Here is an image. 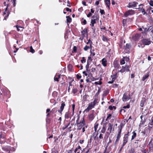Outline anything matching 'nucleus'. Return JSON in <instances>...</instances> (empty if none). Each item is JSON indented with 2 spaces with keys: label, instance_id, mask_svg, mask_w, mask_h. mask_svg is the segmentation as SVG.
Returning <instances> with one entry per match:
<instances>
[{
  "label": "nucleus",
  "instance_id": "nucleus-53",
  "mask_svg": "<svg viewBox=\"0 0 153 153\" xmlns=\"http://www.w3.org/2000/svg\"><path fill=\"white\" fill-rule=\"evenodd\" d=\"M70 123H69L67 125H65L64 127H63L62 128L63 130H64L67 128L68 126L70 125Z\"/></svg>",
  "mask_w": 153,
  "mask_h": 153
},
{
  "label": "nucleus",
  "instance_id": "nucleus-5",
  "mask_svg": "<svg viewBox=\"0 0 153 153\" xmlns=\"http://www.w3.org/2000/svg\"><path fill=\"white\" fill-rule=\"evenodd\" d=\"M135 13V11L132 10H129L126 11L124 13V15L126 17L132 15Z\"/></svg>",
  "mask_w": 153,
  "mask_h": 153
},
{
  "label": "nucleus",
  "instance_id": "nucleus-13",
  "mask_svg": "<svg viewBox=\"0 0 153 153\" xmlns=\"http://www.w3.org/2000/svg\"><path fill=\"white\" fill-rule=\"evenodd\" d=\"M146 99L145 98H143L140 101V105L141 107H143L146 102Z\"/></svg>",
  "mask_w": 153,
  "mask_h": 153
},
{
  "label": "nucleus",
  "instance_id": "nucleus-35",
  "mask_svg": "<svg viewBox=\"0 0 153 153\" xmlns=\"http://www.w3.org/2000/svg\"><path fill=\"white\" fill-rule=\"evenodd\" d=\"M92 59L91 58V57L90 56L88 57V59L87 61V63H90L92 61Z\"/></svg>",
  "mask_w": 153,
  "mask_h": 153
},
{
  "label": "nucleus",
  "instance_id": "nucleus-32",
  "mask_svg": "<svg viewBox=\"0 0 153 153\" xmlns=\"http://www.w3.org/2000/svg\"><path fill=\"white\" fill-rule=\"evenodd\" d=\"M134 149L132 148L128 150V153H134Z\"/></svg>",
  "mask_w": 153,
  "mask_h": 153
},
{
  "label": "nucleus",
  "instance_id": "nucleus-6",
  "mask_svg": "<svg viewBox=\"0 0 153 153\" xmlns=\"http://www.w3.org/2000/svg\"><path fill=\"white\" fill-rule=\"evenodd\" d=\"M144 5L143 4H141L139 5V7L136 8L138 9L139 11H141L143 15L146 14V12L145 9L143 7Z\"/></svg>",
  "mask_w": 153,
  "mask_h": 153
},
{
  "label": "nucleus",
  "instance_id": "nucleus-60",
  "mask_svg": "<svg viewBox=\"0 0 153 153\" xmlns=\"http://www.w3.org/2000/svg\"><path fill=\"white\" fill-rule=\"evenodd\" d=\"M126 71H130V70L129 67V66L128 65H126Z\"/></svg>",
  "mask_w": 153,
  "mask_h": 153
},
{
  "label": "nucleus",
  "instance_id": "nucleus-10",
  "mask_svg": "<svg viewBox=\"0 0 153 153\" xmlns=\"http://www.w3.org/2000/svg\"><path fill=\"white\" fill-rule=\"evenodd\" d=\"M128 137L124 135V136L123 137V145H126V143L128 142Z\"/></svg>",
  "mask_w": 153,
  "mask_h": 153
},
{
  "label": "nucleus",
  "instance_id": "nucleus-48",
  "mask_svg": "<svg viewBox=\"0 0 153 153\" xmlns=\"http://www.w3.org/2000/svg\"><path fill=\"white\" fill-rule=\"evenodd\" d=\"M96 19H92L91 20V23L92 24H94L96 23Z\"/></svg>",
  "mask_w": 153,
  "mask_h": 153
},
{
  "label": "nucleus",
  "instance_id": "nucleus-1",
  "mask_svg": "<svg viewBox=\"0 0 153 153\" xmlns=\"http://www.w3.org/2000/svg\"><path fill=\"white\" fill-rule=\"evenodd\" d=\"M108 127L107 128V131L106 132L105 136L108 138L109 137L110 134L111 133L112 130L113 125L109 123L108 124Z\"/></svg>",
  "mask_w": 153,
  "mask_h": 153
},
{
  "label": "nucleus",
  "instance_id": "nucleus-21",
  "mask_svg": "<svg viewBox=\"0 0 153 153\" xmlns=\"http://www.w3.org/2000/svg\"><path fill=\"white\" fill-rule=\"evenodd\" d=\"M148 12V13L150 14H151L152 13H153V10L152 8H151L150 7H149L148 9L147 10H146V13ZM147 14V13L146 14Z\"/></svg>",
  "mask_w": 153,
  "mask_h": 153
},
{
  "label": "nucleus",
  "instance_id": "nucleus-52",
  "mask_svg": "<svg viewBox=\"0 0 153 153\" xmlns=\"http://www.w3.org/2000/svg\"><path fill=\"white\" fill-rule=\"evenodd\" d=\"M100 12L102 15L105 14V12L103 10L100 9Z\"/></svg>",
  "mask_w": 153,
  "mask_h": 153
},
{
  "label": "nucleus",
  "instance_id": "nucleus-50",
  "mask_svg": "<svg viewBox=\"0 0 153 153\" xmlns=\"http://www.w3.org/2000/svg\"><path fill=\"white\" fill-rule=\"evenodd\" d=\"M30 51L32 53H33L35 52V50L33 49V48L32 46H31L30 47Z\"/></svg>",
  "mask_w": 153,
  "mask_h": 153
},
{
  "label": "nucleus",
  "instance_id": "nucleus-39",
  "mask_svg": "<svg viewBox=\"0 0 153 153\" xmlns=\"http://www.w3.org/2000/svg\"><path fill=\"white\" fill-rule=\"evenodd\" d=\"M92 102L95 105L97 104L98 103L97 99H95L93 102Z\"/></svg>",
  "mask_w": 153,
  "mask_h": 153
},
{
  "label": "nucleus",
  "instance_id": "nucleus-8",
  "mask_svg": "<svg viewBox=\"0 0 153 153\" xmlns=\"http://www.w3.org/2000/svg\"><path fill=\"white\" fill-rule=\"evenodd\" d=\"M138 2L136 1H133L128 3V6L129 8L135 7H136L137 5L138 4Z\"/></svg>",
  "mask_w": 153,
  "mask_h": 153
},
{
  "label": "nucleus",
  "instance_id": "nucleus-45",
  "mask_svg": "<svg viewBox=\"0 0 153 153\" xmlns=\"http://www.w3.org/2000/svg\"><path fill=\"white\" fill-rule=\"evenodd\" d=\"M78 91V90L77 89L73 88L72 90V92L74 94H75Z\"/></svg>",
  "mask_w": 153,
  "mask_h": 153
},
{
  "label": "nucleus",
  "instance_id": "nucleus-3",
  "mask_svg": "<svg viewBox=\"0 0 153 153\" xmlns=\"http://www.w3.org/2000/svg\"><path fill=\"white\" fill-rule=\"evenodd\" d=\"M131 99L130 94H128V92H125L123 94L122 98V100L123 102H126Z\"/></svg>",
  "mask_w": 153,
  "mask_h": 153
},
{
  "label": "nucleus",
  "instance_id": "nucleus-62",
  "mask_svg": "<svg viewBox=\"0 0 153 153\" xmlns=\"http://www.w3.org/2000/svg\"><path fill=\"white\" fill-rule=\"evenodd\" d=\"M76 77L78 79H79L82 76L79 74H77L76 75Z\"/></svg>",
  "mask_w": 153,
  "mask_h": 153
},
{
  "label": "nucleus",
  "instance_id": "nucleus-23",
  "mask_svg": "<svg viewBox=\"0 0 153 153\" xmlns=\"http://www.w3.org/2000/svg\"><path fill=\"white\" fill-rule=\"evenodd\" d=\"M123 124L122 123H121L120 126H118V128H119V131L118 132V134H121V133L122 131V128L123 127Z\"/></svg>",
  "mask_w": 153,
  "mask_h": 153
},
{
  "label": "nucleus",
  "instance_id": "nucleus-15",
  "mask_svg": "<svg viewBox=\"0 0 153 153\" xmlns=\"http://www.w3.org/2000/svg\"><path fill=\"white\" fill-rule=\"evenodd\" d=\"M104 2L108 8V9H110V0H104Z\"/></svg>",
  "mask_w": 153,
  "mask_h": 153
},
{
  "label": "nucleus",
  "instance_id": "nucleus-57",
  "mask_svg": "<svg viewBox=\"0 0 153 153\" xmlns=\"http://www.w3.org/2000/svg\"><path fill=\"white\" fill-rule=\"evenodd\" d=\"M59 79L58 78V77H56V75L54 77V80L55 81H56L57 82H59Z\"/></svg>",
  "mask_w": 153,
  "mask_h": 153
},
{
  "label": "nucleus",
  "instance_id": "nucleus-22",
  "mask_svg": "<svg viewBox=\"0 0 153 153\" xmlns=\"http://www.w3.org/2000/svg\"><path fill=\"white\" fill-rule=\"evenodd\" d=\"M123 124L122 123H121L120 126H118V128H119V131L118 132V134H121V133L122 131V128L123 127Z\"/></svg>",
  "mask_w": 153,
  "mask_h": 153
},
{
  "label": "nucleus",
  "instance_id": "nucleus-31",
  "mask_svg": "<svg viewBox=\"0 0 153 153\" xmlns=\"http://www.w3.org/2000/svg\"><path fill=\"white\" fill-rule=\"evenodd\" d=\"M99 126V124L97 123H95L94 124V129L95 130V132H96L97 131V129Z\"/></svg>",
  "mask_w": 153,
  "mask_h": 153
},
{
  "label": "nucleus",
  "instance_id": "nucleus-26",
  "mask_svg": "<svg viewBox=\"0 0 153 153\" xmlns=\"http://www.w3.org/2000/svg\"><path fill=\"white\" fill-rule=\"evenodd\" d=\"M132 134H133V135H132V137H131V140H133L134 139V138L136 137V135H137V134L135 132V131H134L132 133Z\"/></svg>",
  "mask_w": 153,
  "mask_h": 153
},
{
  "label": "nucleus",
  "instance_id": "nucleus-42",
  "mask_svg": "<svg viewBox=\"0 0 153 153\" xmlns=\"http://www.w3.org/2000/svg\"><path fill=\"white\" fill-rule=\"evenodd\" d=\"M91 72L93 73L96 71V69L95 68H94V67L91 68Z\"/></svg>",
  "mask_w": 153,
  "mask_h": 153
},
{
  "label": "nucleus",
  "instance_id": "nucleus-47",
  "mask_svg": "<svg viewBox=\"0 0 153 153\" xmlns=\"http://www.w3.org/2000/svg\"><path fill=\"white\" fill-rule=\"evenodd\" d=\"M81 62L82 63H84L86 62V59L85 57H83L82 59L81 60Z\"/></svg>",
  "mask_w": 153,
  "mask_h": 153
},
{
  "label": "nucleus",
  "instance_id": "nucleus-40",
  "mask_svg": "<svg viewBox=\"0 0 153 153\" xmlns=\"http://www.w3.org/2000/svg\"><path fill=\"white\" fill-rule=\"evenodd\" d=\"M102 40L103 41L105 42L108 41V38L104 35H103L102 36Z\"/></svg>",
  "mask_w": 153,
  "mask_h": 153
},
{
  "label": "nucleus",
  "instance_id": "nucleus-14",
  "mask_svg": "<svg viewBox=\"0 0 153 153\" xmlns=\"http://www.w3.org/2000/svg\"><path fill=\"white\" fill-rule=\"evenodd\" d=\"M81 150V147L79 146L75 149L74 152L75 153H80Z\"/></svg>",
  "mask_w": 153,
  "mask_h": 153
},
{
  "label": "nucleus",
  "instance_id": "nucleus-33",
  "mask_svg": "<svg viewBox=\"0 0 153 153\" xmlns=\"http://www.w3.org/2000/svg\"><path fill=\"white\" fill-rule=\"evenodd\" d=\"M131 44H126V46H125V49H130L131 48Z\"/></svg>",
  "mask_w": 153,
  "mask_h": 153
},
{
  "label": "nucleus",
  "instance_id": "nucleus-9",
  "mask_svg": "<svg viewBox=\"0 0 153 153\" xmlns=\"http://www.w3.org/2000/svg\"><path fill=\"white\" fill-rule=\"evenodd\" d=\"M99 131V130L97 131V134H96V132L95 131L94 132V133L91 136L90 140V143L91 142V140L93 139L94 140H95L96 139H98V137H97V135L98 134V131Z\"/></svg>",
  "mask_w": 153,
  "mask_h": 153
},
{
  "label": "nucleus",
  "instance_id": "nucleus-63",
  "mask_svg": "<svg viewBox=\"0 0 153 153\" xmlns=\"http://www.w3.org/2000/svg\"><path fill=\"white\" fill-rule=\"evenodd\" d=\"M149 4L150 6L153 7V0H150Z\"/></svg>",
  "mask_w": 153,
  "mask_h": 153
},
{
  "label": "nucleus",
  "instance_id": "nucleus-58",
  "mask_svg": "<svg viewBox=\"0 0 153 153\" xmlns=\"http://www.w3.org/2000/svg\"><path fill=\"white\" fill-rule=\"evenodd\" d=\"M94 84L95 85H101L102 84V82L101 81H99V82H94Z\"/></svg>",
  "mask_w": 153,
  "mask_h": 153
},
{
  "label": "nucleus",
  "instance_id": "nucleus-59",
  "mask_svg": "<svg viewBox=\"0 0 153 153\" xmlns=\"http://www.w3.org/2000/svg\"><path fill=\"white\" fill-rule=\"evenodd\" d=\"M87 126H85L84 127H82V132H84L85 131V128H87Z\"/></svg>",
  "mask_w": 153,
  "mask_h": 153
},
{
  "label": "nucleus",
  "instance_id": "nucleus-49",
  "mask_svg": "<svg viewBox=\"0 0 153 153\" xmlns=\"http://www.w3.org/2000/svg\"><path fill=\"white\" fill-rule=\"evenodd\" d=\"M120 63L121 65L124 64L125 63V59L123 58V59L120 61Z\"/></svg>",
  "mask_w": 153,
  "mask_h": 153
},
{
  "label": "nucleus",
  "instance_id": "nucleus-43",
  "mask_svg": "<svg viewBox=\"0 0 153 153\" xmlns=\"http://www.w3.org/2000/svg\"><path fill=\"white\" fill-rule=\"evenodd\" d=\"M90 52L91 54L90 56H91V57L94 56L95 55V53L94 52H92V51H91V50H90Z\"/></svg>",
  "mask_w": 153,
  "mask_h": 153
},
{
  "label": "nucleus",
  "instance_id": "nucleus-16",
  "mask_svg": "<svg viewBox=\"0 0 153 153\" xmlns=\"http://www.w3.org/2000/svg\"><path fill=\"white\" fill-rule=\"evenodd\" d=\"M151 141H150L149 144L150 145V147L149 148V151L153 152V144H151Z\"/></svg>",
  "mask_w": 153,
  "mask_h": 153
},
{
  "label": "nucleus",
  "instance_id": "nucleus-17",
  "mask_svg": "<svg viewBox=\"0 0 153 153\" xmlns=\"http://www.w3.org/2000/svg\"><path fill=\"white\" fill-rule=\"evenodd\" d=\"M114 67L116 68H118L120 66L119 63L117 61H114L113 63Z\"/></svg>",
  "mask_w": 153,
  "mask_h": 153
},
{
  "label": "nucleus",
  "instance_id": "nucleus-4",
  "mask_svg": "<svg viewBox=\"0 0 153 153\" xmlns=\"http://www.w3.org/2000/svg\"><path fill=\"white\" fill-rule=\"evenodd\" d=\"M85 121L83 118V120L82 121H80V122L79 123H77V130H81L82 128L83 127L85 126Z\"/></svg>",
  "mask_w": 153,
  "mask_h": 153
},
{
  "label": "nucleus",
  "instance_id": "nucleus-36",
  "mask_svg": "<svg viewBox=\"0 0 153 153\" xmlns=\"http://www.w3.org/2000/svg\"><path fill=\"white\" fill-rule=\"evenodd\" d=\"M116 108V107L115 106H112L111 105H110L108 107V108L111 110H112L113 109H115Z\"/></svg>",
  "mask_w": 153,
  "mask_h": 153
},
{
  "label": "nucleus",
  "instance_id": "nucleus-2",
  "mask_svg": "<svg viewBox=\"0 0 153 153\" xmlns=\"http://www.w3.org/2000/svg\"><path fill=\"white\" fill-rule=\"evenodd\" d=\"M141 42L143 45L145 46V45H148L151 44L152 41L150 40V39L143 38Z\"/></svg>",
  "mask_w": 153,
  "mask_h": 153
},
{
  "label": "nucleus",
  "instance_id": "nucleus-34",
  "mask_svg": "<svg viewBox=\"0 0 153 153\" xmlns=\"http://www.w3.org/2000/svg\"><path fill=\"white\" fill-rule=\"evenodd\" d=\"M90 63H87V64L85 66L86 70L87 72H88L89 71V70H88L89 68V65Z\"/></svg>",
  "mask_w": 153,
  "mask_h": 153
},
{
  "label": "nucleus",
  "instance_id": "nucleus-41",
  "mask_svg": "<svg viewBox=\"0 0 153 153\" xmlns=\"http://www.w3.org/2000/svg\"><path fill=\"white\" fill-rule=\"evenodd\" d=\"M91 144H88L87 145L86 148L85 149H83V150L84 151H85L86 149H89V148H90V149H91Z\"/></svg>",
  "mask_w": 153,
  "mask_h": 153
},
{
  "label": "nucleus",
  "instance_id": "nucleus-20",
  "mask_svg": "<svg viewBox=\"0 0 153 153\" xmlns=\"http://www.w3.org/2000/svg\"><path fill=\"white\" fill-rule=\"evenodd\" d=\"M87 29L85 28L84 30L81 31L82 34L83 36H85L86 34L87 33Z\"/></svg>",
  "mask_w": 153,
  "mask_h": 153
},
{
  "label": "nucleus",
  "instance_id": "nucleus-37",
  "mask_svg": "<svg viewBox=\"0 0 153 153\" xmlns=\"http://www.w3.org/2000/svg\"><path fill=\"white\" fill-rule=\"evenodd\" d=\"M81 23L84 25H86L87 24V21L85 19H84L83 18L82 19V20L81 21Z\"/></svg>",
  "mask_w": 153,
  "mask_h": 153
},
{
  "label": "nucleus",
  "instance_id": "nucleus-54",
  "mask_svg": "<svg viewBox=\"0 0 153 153\" xmlns=\"http://www.w3.org/2000/svg\"><path fill=\"white\" fill-rule=\"evenodd\" d=\"M111 114H108V116H107L106 119V120L107 121L108 119H109L111 118Z\"/></svg>",
  "mask_w": 153,
  "mask_h": 153
},
{
  "label": "nucleus",
  "instance_id": "nucleus-18",
  "mask_svg": "<svg viewBox=\"0 0 153 153\" xmlns=\"http://www.w3.org/2000/svg\"><path fill=\"white\" fill-rule=\"evenodd\" d=\"M65 118L66 119H68L69 118L71 117V113L69 111L66 112L65 114Z\"/></svg>",
  "mask_w": 153,
  "mask_h": 153
},
{
  "label": "nucleus",
  "instance_id": "nucleus-56",
  "mask_svg": "<svg viewBox=\"0 0 153 153\" xmlns=\"http://www.w3.org/2000/svg\"><path fill=\"white\" fill-rule=\"evenodd\" d=\"M89 43L90 44V45H92L93 43L92 41L90 39H89L88 42L86 43V44H88Z\"/></svg>",
  "mask_w": 153,
  "mask_h": 153
},
{
  "label": "nucleus",
  "instance_id": "nucleus-55",
  "mask_svg": "<svg viewBox=\"0 0 153 153\" xmlns=\"http://www.w3.org/2000/svg\"><path fill=\"white\" fill-rule=\"evenodd\" d=\"M130 105L129 104H128L126 106H124L123 107V108L124 109H125V108H130Z\"/></svg>",
  "mask_w": 153,
  "mask_h": 153
},
{
  "label": "nucleus",
  "instance_id": "nucleus-12",
  "mask_svg": "<svg viewBox=\"0 0 153 153\" xmlns=\"http://www.w3.org/2000/svg\"><path fill=\"white\" fill-rule=\"evenodd\" d=\"M10 147V146H6L4 147H3L2 148V150L5 152H9L10 150H11Z\"/></svg>",
  "mask_w": 153,
  "mask_h": 153
},
{
  "label": "nucleus",
  "instance_id": "nucleus-11",
  "mask_svg": "<svg viewBox=\"0 0 153 153\" xmlns=\"http://www.w3.org/2000/svg\"><path fill=\"white\" fill-rule=\"evenodd\" d=\"M65 105L64 102H63L61 104V106L60 107V109L58 110V111L61 114L62 111H63L64 109V107L65 106Z\"/></svg>",
  "mask_w": 153,
  "mask_h": 153
},
{
  "label": "nucleus",
  "instance_id": "nucleus-7",
  "mask_svg": "<svg viewBox=\"0 0 153 153\" xmlns=\"http://www.w3.org/2000/svg\"><path fill=\"white\" fill-rule=\"evenodd\" d=\"M140 37V35L139 33H136L134 34L131 38L134 41H138Z\"/></svg>",
  "mask_w": 153,
  "mask_h": 153
},
{
  "label": "nucleus",
  "instance_id": "nucleus-27",
  "mask_svg": "<svg viewBox=\"0 0 153 153\" xmlns=\"http://www.w3.org/2000/svg\"><path fill=\"white\" fill-rule=\"evenodd\" d=\"M67 18V23H70L72 21L71 18L69 16H66Z\"/></svg>",
  "mask_w": 153,
  "mask_h": 153
},
{
  "label": "nucleus",
  "instance_id": "nucleus-25",
  "mask_svg": "<svg viewBox=\"0 0 153 153\" xmlns=\"http://www.w3.org/2000/svg\"><path fill=\"white\" fill-rule=\"evenodd\" d=\"M94 106L95 105L92 102H91L89 104L88 107L90 109H91L92 108H94Z\"/></svg>",
  "mask_w": 153,
  "mask_h": 153
},
{
  "label": "nucleus",
  "instance_id": "nucleus-38",
  "mask_svg": "<svg viewBox=\"0 0 153 153\" xmlns=\"http://www.w3.org/2000/svg\"><path fill=\"white\" fill-rule=\"evenodd\" d=\"M89 117L90 119L92 120L94 118V114L92 113L89 115Z\"/></svg>",
  "mask_w": 153,
  "mask_h": 153
},
{
  "label": "nucleus",
  "instance_id": "nucleus-24",
  "mask_svg": "<svg viewBox=\"0 0 153 153\" xmlns=\"http://www.w3.org/2000/svg\"><path fill=\"white\" fill-rule=\"evenodd\" d=\"M149 73H148L147 74L145 75L144 76H143L142 79V80L143 81H144L149 76Z\"/></svg>",
  "mask_w": 153,
  "mask_h": 153
},
{
  "label": "nucleus",
  "instance_id": "nucleus-61",
  "mask_svg": "<svg viewBox=\"0 0 153 153\" xmlns=\"http://www.w3.org/2000/svg\"><path fill=\"white\" fill-rule=\"evenodd\" d=\"M142 45H143L142 44H140L139 43L138 45V47L139 48L141 47L142 48H143L144 47V45L143 46Z\"/></svg>",
  "mask_w": 153,
  "mask_h": 153
},
{
  "label": "nucleus",
  "instance_id": "nucleus-44",
  "mask_svg": "<svg viewBox=\"0 0 153 153\" xmlns=\"http://www.w3.org/2000/svg\"><path fill=\"white\" fill-rule=\"evenodd\" d=\"M90 74L91 75L90 79L92 81H93L96 80L95 78L92 76V74L91 73H90Z\"/></svg>",
  "mask_w": 153,
  "mask_h": 153
},
{
  "label": "nucleus",
  "instance_id": "nucleus-19",
  "mask_svg": "<svg viewBox=\"0 0 153 153\" xmlns=\"http://www.w3.org/2000/svg\"><path fill=\"white\" fill-rule=\"evenodd\" d=\"M102 64L104 67H105L107 66V61L106 59L103 58L102 60Z\"/></svg>",
  "mask_w": 153,
  "mask_h": 153
},
{
  "label": "nucleus",
  "instance_id": "nucleus-46",
  "mask_svg": "<svg viewBox=\"0 0 153 153\" xmlns=\"http://www.w3.org/2000/svg\"><path fill=\"white\" fill-rule=\"evenodd\" d=\"M77 50V48L76 46H74L73 47V50L72 51V53L76 52Z\"/></svg>",
  "mask_w": 153,
  "mask_h": 153
},
{
  "label": "nucleus",
  "instance_id": "nucleus-29",
  "mask_svg": "<svg viewBox=\"0 0 153 153\" xmlns=\"http://www.w3.org/2000/svg\"><path fill=\"white\" fill-rule=\"evenodd\" d=\"M117 74L116 73L113 75H111V77H112V80L114 82L115 79L117 78Z\"/></svg>",
  "mask_w": 153,
  "mask_h": 153
},
{
  "label": "nucleus",
  "instance_id": "nucleus-51",
  "mask_svg": "<svg viewBox=\"0 0 153 153\" xmlns=\"http://www.w3.org/2000/svg\"><path fill=\"white\" fill-rule=\"evenodd\" d=\"M89 49V46L85 45L84 48V50L85 51H87L88 49Z\"/></svg>",
  "mask_w": 153,
  "mask_h": 153
},
{
  "label": "nucleus",
  "instance_id": "nucleus-64",
  "mask_svg": "<svg viewBox=\"0 0 153 153\" xmlns=\"http://www.w3.org/2000/svg\"><path fill=\"white\" fill-rule=\"evenodd\" d=\"M149 124L151 126L153 125V119L152 118L151 119V121L149 123Z\"/></svg>",
  "mask_w": 153,
  "mask_h": 153
},
{
  "label": "nucleus",
  "instance_id": "nucleus-30",
  "mask_svg": "<svg viewBox=\"0 0 153 153\" xmlns=\"http://www.w3.org/2000/svg\"><path fill=\"white\" fill-rule=\"evenodd\" d=\"M126 66L124 67L122 66V69L120 70L119 71L121 73L124 72L126 71Z\"/></svg>",
  "mask_w": 153,
  "mask_h": 153
},
{
  "label": "nucleus",
  "instance_id": "nucleus-28",
  "mask_svg": "<svg viewBox=\"0 0 153 153\" xmlns=\"http://www.w3.org/2000/svg\"><path fill=\"white\" fill-rule=\"evenodd\" d=\"M106 130V127L105 126H103L102 128V130L101 131V132H100L105 133Z\"/></svg>",
  "mask_w": 153,
  "mask_h": 153
}]
</instances>
